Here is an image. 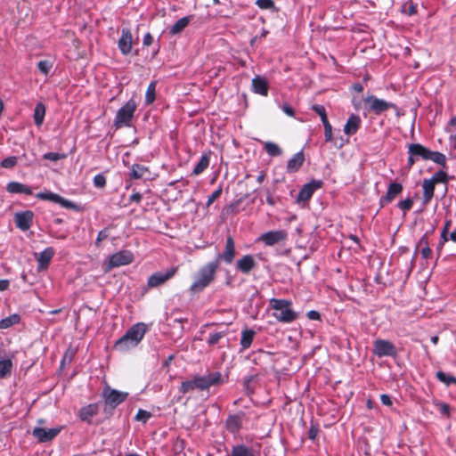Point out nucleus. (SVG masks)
Returning <instances> with one entry per match:
<instances>
[{
    "label": "nucleus",
    "instance_id": "79ce46f5",
    "mask_svg": "<svg viewBox=\"0 0 456 456\" xmlns=\"http://www.w3.org/2000/svg\"><path fill=\"white\" fill-rule=\"evenodd\" d=\"M240 426V419L236 416H232L227 419V428L232 432H235L238 430Z\"/></svg>",
    "mask_w": 456,
    "mask_h": 456
},
{
    "label": "nucleus",
    "instance_id": "a19ab883",
    "mask_svg": "<svg viewBox=\"0 0 456 456\" xmlns=\"http://www.w3.org/2000/svg\"><path fill=\"white\" fill-rule=\"evenodd\" d=\"M436 378L443 383L446 384V385H450L452 383H455L456 384V378L452 377V376H450V375H447L445 374L444 372L443 371H438L436 373Z\"/></svg>",
    "mask_w": 456,
    "mask_h": 456
},
{
    "label": "nucleus",
    "instance_id": "e433bc0d",
    "mask_svg": "<svg viewBox=\"0 0 456 456\" xmlns=\"http://www.w3.org/2000/svg\"><path fill=\"white\" fill-rule=\"evenodd\" d=\"M194 389H197L195 377L191 380L183 382L180 387V391L183 394L189 393Z\"/></svg>",
    "mask_w": 456,
    "mask_h": 456
},
{
    "label": "nucleus",
    "instance_id": "2f4dec72",
    "mask_svg": "<svg viewBox=\"0 0 456 456\" xmlns=\"http://www.w3.org/2000/svg\"><path fill=\"white\" fill-rule=\"evenodd\" d=\"M209 165V158L208 155H202L197 165L194 167L192 174L199 175L201 174Z\"/></svg>",
    "mask_w": 456,
    "mask_h": 456
},
{
    "label": "nucleus",
    "instance_id": "4d7b16f0",
    "mask_svg": "<svg viewBox=\"0 0 456 456\" xmlns=\"http://www.w3.org/2000/svg\"><path fill=\"white\" fill-rule=\"evenodd\" d=\"M108 237H109L108 229H103V230L100 231L98 233V236L96 238V241H95L96 246H99L100 242L104 240Z\"/></svg>",
    "mask_w": 456,
    "mask_h": 456
},
{
    "label": "nucleus",
    "instance_id": "338daca9",
    "mask_svg": "<svg viewBox=\"0 0 456 456\" xmlns=\"http://www.w3.org/2000/svg\"><path fill=\"white\" fill-rule=\"evenodd\" d=\"M456 126V117H453L451 118L449 126H447L448 132L451 133L452 132L451 126Z\"/></svg>",
    "mask_w": 456,
    "mask_h": 456
},
{
    "label": "nucleus",
    "instance_id": "4468645a",
    "mask_svg": "<svg viewBox=\"0 0 456 456\" xmlns=\"http://www.w3.org/2000/svg\"><path fill=\"white\" fill-rule=\"evenodd\" d=\"M322 186V182L314 180L303 186L297 195V201H307L313 195V193Z\"/></svg>",
    "mask_w": 456,
    "mask_h": 456
},
{
    "label": "nucleus",
    "instance_id": "f704fd0d",
    "mask_svg": "<svg viewBox=\"0 0 456 456\" xmlns=\"http://www.w3.org/2000/svg\"><path fill=\"white\" fill-rule=\"evenodd\" d=\"M265 150L270 156H280L282 153L281 149L274 142H266L265 143Z\"/></svg>",
    "mask_w": 456,
    "mask_h": 456
},
{
    "label": "nucleus",
    "instance_id": "4be33fe9",
    "mask_svg": "<svg viewBox=\"0 0 456 456\" xmlns=\"http://www.w3.org/2000/svg\"><path fill=\"white\" fill-rule=\"evenodd\" d=\"M403 190V186L398 183H391L387 188V193L381 198L382 203H388L392 201L396 195H398Z\"/></svg>",
    "mask_w": 456,
    "mask_h": 456
},
{
    "label": "nucleus",
    "instance_id": "de8ad7c7",
    "mask_svg": "<svg viewBox=\"0 0 456 456\" xmlns=\"http://www.w3.org/2000/svg\"><path fill=\"white\" fill-rule=\"evenodd\" d=\"M324 126V137L326 142L332 140V126L329 121L322 123Z\"/></svg>",
    "mask_w": 456,
    "mask_h": 456
},
{
    "label": "nucleus",
    "instance_id": "6ab92c4d",
    "mask_svg": "<svg viewBox=\"0 0 456 456\" xmlns=\"http://www.w3.org/2000/svg\"><path fill=\"white\" fill-rule=\"evenodd\" d=\"M361 126V118L357 115H351L347 119L345 126L344 132L347 135L354 134Z\"/></svg>",
    "mask_w": 456,
    "mask_h": 456
},
{
    "label": "nucleus",
    "instance_id": "a211bd4d",
    "mask_svg": "<svg viewBox=\"0 0 456 456\" xmlns=\"http://www.w3.org/2000/svg\"><path fill=\"white\" fill-rule=\"evenodd\" d=\"M54 255V250L53 248H46L44 251L39 254H35V256L38 262V269L44 270L48 266L51 259Z\"/></svg>",
    "mask_w": 456,
    "mask_h": 456
},
{
    "label": "nucleus",
    "instance_id": "c756f323",
    "mask_svg": "<svg viewBox=\"0 0 456 456\" xmlns=\"http://www.w3.org/2000/svg\"><path fill=\"white\" fill-rule=\"evenodd\" d=\"M45 115V107L42 102H38L36 105L34 110V121L37 126H40L44 122V118Z\"/></svg>",
    "mask_w": 456,
    "mask_h": 456
},
{
    "label": "nucleus",
    "instance_id": "a18cd8bd",
    "mask_svg": "<svg viewBox=\"0 0 456 456\" xmlns=\"http://www.w3.org/2000/svg\"><path fill=\"white\" fill-rule=\"evenodd\" d=\"M312 109L320 116L322 123L328 121L326 110L322 105H314Z\"/></svg>",
    "mask_w": 456,
    "mask_h": 456
},
{
    "label": "nucleus",
    "instance_id": "20e7f679",
    "mask_svg": "<svg viewBox=\"0 0 456 456\" xmlns=\"http://www.w3.org/2000/svg\"><path fill=\"white\" fill-rule=\"evenodd\" d=\"M136 108V102L134 100H129L118 110L114 121L115 126L117 127L129 126Z\"/></svg>",
    "mask_w": 456,
    "mask_h": 456
},
{
    "label": "nucleus",
    "instance_id": "473e14b6",
    "mask_svg": "<svg viewBox=\"0 0 456 456\" xmlns=\"http://www.w3.org/2000/svg\"><path fill=\"white\" fill-rule=\"evenodd\" d=\"M189 24V18L183 17L178 20L170 28V33L175 35L180 33Z\"/></svg>",
    "mask_w": 456,
    "mask_h": 456
},
{
    "label": "nucleus",
    "instance_id": "aec40b11",
    "mask_svg": "<svg viewBox=\"0 0 456 456\" xmlns=\"http://www.w3.org/2000/svg\"><path fill=\"white\" fill-rule=\"evenodd\" d=\"M305 160V156L302 151H299L293 155V157L289 160L287 165V171L289 173H295L297 172L301 166L303 165Z\"/></svg>",
    "mask_w": 456,
    "mask_h": 456
},
{
    "label": "nucleus",
    "instance_id": "dca6fc26",
    "mask_svg": "<svg viewBox=\"0 0 456 456\" xmlns=\"http://www.w3.org/2000/svg\"><path fill=\"white\" fill-rule=\"evenodd\" d=\"M235 256V246L233 239L229 236L226 240L225 249L223 254L218 255L216 261L224 260L227 264H231L233 261Z\"/></svg>",
    "mask_w": 456,
    "mask_h": 456
},
{
    "label": "nucleus",
    "instance_id": "6e6d98bb",
    "mask_svg": "<svg viewBox=\"0 0 456 456\" xmlns=\"http://www.w3.org/2000/svg\"><path fill=\"white\" fill-rule=\"evenodd\" d=\"M445 178H446L445 173L438 172V173H436L434 175V176L431 179H429V180L430 181H434V183L436 184V183H443V182H444Z\"/></svg>",
    "mask_w": 456,
    "mask_h": 456
},
{
    "label": "nucleus",
    "instance_id": "7ed1b4c3",
    "mask_svg": "<svg viewBox=\"0 0 456 456\" xmlns=\"http://www.w3.org/2000/svg\"><path fill=\"white\" fill-rule=\"evenodd\" d=\"M270 306L273 310V316L280 322L289 323L297 317V313L291 308V302L289 300L272 298Z\"/></svg>",
    "mask_w": 456,
    "mask_h": 456
},
{
    "label": "nucleus",
    "instance_id": "f8f14e48",
    "mask_svg": "<svg viewBox=\"0 0 456 456\" xmlns=\"http://www.w3.org/2000/svg\"><path fill=\"white\" fill-rule=\"evenodd\" d=\"M176 273V268H171L166 272H158L151 275L148 279V286L150 288L158 287L165 283L167 280L172 278Z\"/></svg>",
    "mask_w": 456,
    "mask_h": 456
},
{
    "label": "nucleus",
    "instance_id": "bf43d9fd",
    "mask_svg": "<svg viewBox=\"0 0 456 456\" xmlns=\"http://www.w3.org/2000/svg\"><path fill=\"white\" fill-rule=\"evenodd\" d=\"M380 400L384 405H387V406L392 405V400H391L390 396L387 395H381Z\"/></svg>",
    "mask_w": 456,
    "mask_h": 456
},
{
    "label": "nucleus",
    "instance_id": "37998d69",
    "mask_svg": "<svg viewBox=\"0 0 456 456\" xmlns=\"http://www.w3.org/2000/svg\"><path fill=\"white\" fill-rule=\"evenodd\" d=\"M18 162V158L15 157V156H12V157H8L6 159H4L0 166L4 168H12L13 167L16 166Z\"/></svg>",
    "mask_w": 456,
    "mask_h": 456
},
{
    "label": "nucleus",
    "instance_id": "69168bd1",
    "mask_svg": "<svg viewBox=\"0 0 456 456\" xmlns=\"http://www.w3.org/2000/svg\"><path fill=\"white\" fill-rule=\"evenodd\" d=\"M9 282L6 280H0V291L5 290L8 288Z\"/></svg>",
    "mask_w": 456,
    "mask_h": 456
},
{
    "label": "nucleus",
    "instance_id": "bb28decb",
    "mask_svg": "<svg viewBox=\"0 0 456 456\" xmlns=\"http://www.w3.org/2000/svg\"><path fill=\"white\" fill-rule=\"evenodd\" d=\"M423 201L425 204L428 203L434 195L435 183L434 181L425 179L423 181Z\"/></svg>",
    "mask_w": 456,
    "mask_h": 456
},
{
    "label": "nucleus",
    "instance_id": "e2e57ef3",
    "mask_svg": "<svg viewBox=\"0 0 456 456\" xmlns=\"http://www.w3.org/2000/svg\"><path fill=\"white\" fill-rule=\"evenodd\" d=\"M308 317L311 319V320H318L320 318V314L316 311H310L308 313Z\"/></svg>",
    "mask_w": 456,
    "mask_h": 456
},
{
    "label": "nucleus",
    "instance_id": "f03ea898",
    "mask_svg": "<svg viewBox=\"0 0 456 456\" xmlns=\"http://www.w3.org/2000/svg\"><path fill=\"white\" fill-rule=\"evenodd\" d=\"M217 268V261L209 262L201 267L195 275L194 281L191 286V290L192 292H198L208 286L214 281Z\"/></svg>",
    "mask_w": 456,
    "mask_h": 456
},
{
    "label": "nucleus",
    "instance_id": "603ef678",
    "mask_svg": "<svg viewBox=\"0 0 456 456\" xmlns=\"http://www.w3.org/2000/svg\"><path fill=\"white\" fill-rule=\"evenodd\" d=\"M94 184L97 188H102L106 184V179L102 175H97L94 178Z\"/></svg>",
    "mask_w": 456,
    "mask_h": 456
},
{
    "label": "nucleus",
    "instance_id": "c85d7f7f",
    "mask_svg": "<svg viewBox=\"0 0 456 456\" xmlns=\"http://www.w3.org/2000/svg\"><path fill=\"white\" fill-rule=\"evenodd\" d=\"M231 456H255V453L252 448L238 444L232 448Z\"/></svg>",
    "mask_w": 456,
    "mask_h": 456
},
{
    "label": "nucleus",
    "instance_id": "8fccbe9b",
    "mask_svg": "<svg viewBox=\"0 0 456 456\" xmlns=\"http://www.w3.org/2000/svg\"><path fill=\"white\" fill-rule=\"evenodd\" d=\"M412 205L413 201L411 199L401 200L398 203L399 208L404 212L409 211L411 208Z\"/></svg>",
    "mask_w": 456,
    "mask_h": 456
},
{
    "label": "nucleus",
    "instance_id": "774afa93",
    "mask_svg": "<svg viewBox=\"0 0 456 456\" xmlns=\"http://www.w3.org/2000/svg\"><path fill=\"white\" fill-rule=\"evenodd\" d=\"M416 12H417L416 6L412 4H411L408 8V14L412 15V14L416 13Z\"/></svg>",
    "mask_w": 456,
    "mask_h": 456
},
{
    "label": "nucleus",
    "instance_id": "f3484780",
    "mask_svg": "<svg viewBox=\"0 0 456 456\" xmlns=\"http://www.w3.org/2000/svg\"><path fill=\"white\" fill-rule=\"evenodd\" d=\"M33 219V213L31 211H25L17 213L15 215V223L17 227L22 231H27L30 228Z\"/></svg>",
    "mask_w": 456,
    "mask_h": 456
},
{
    "label": "nucleus",
    "instance_id": "13d9d810",
    "mask_svg": "<svg viewBox=\"0 0 456 456\" xmlns=\"http://www.w3.org/2000/svg\"><path fill=\"white\" fill-rule=\"evenodd\" d=\"M152 42L153 37L150 33L145 34V36L143 37L142 45L144 46H150L152 44Z\"/></svg>",
    "mask_w": 456,
    "mask_h": 456
},
{
    "label": "nucleus",
    "instance_id": "f257e3e1",
    "mask_svg": "<svg viewBox=\"0 0 456 456\" xmlns=\"http://www.w3.org/2000/svg\"><path fill=\"white\" fill-rule=\"evenodd\" d=\"M147 331V326L143 322L134 324L126 333L115 343V349L120 352H126L135 347L143 338Z\"/></svg>",
    "mask_w": 456,
    "mask_h": 456
},
{
    "label": "nucleus",
    "instance_id": "5fc2aeb1",
    "mask_svg": "<svg viewBox=\"0 0 456 456\" xmlns=\"http://www.w3.org/2000/svg\"><path fill=\"white\" fill-rule=\"evenodd\" d=\"M222 193V188L219 187L208 197L207 206L209 207Z\"/></svg>",
    "mask_w": 456,
    "mask_h": 456
},
{
    "label": "nucleus",
    "instance_id": "5701e85b",
    "mask_svg": "<svg viewBox=\"0 0 456 456\" xmlns=\"http://www.w3.org/2000/svg\"><path fill=\"white\" fill-rule=\"evenodd\" d=\"M256 265V262L252 256L246 255L237 262V268L242 272L243 273H249L254 266Z\"/></svg>",
    "mask_w": 456,
    "mask_h": 456
},
{
    "label": "nucleus",
    "instance_id": "2eb2a0df",
    "mask_svg": "<svg viewBox=\"0 0 456 456\" xmlns=\"http://www.w3.org/2000/svg\"><path fill=\"white\" fill-rule=\"evenodd\" d=\"M59 432L60 428L45 429L43 428H36L32 434L39 442H48L53 439Z\"/></svg>",
    "mask_w": 456,
    "mask_h": 456
},
{
    "label": "nucleus",
    "instance_id": "0e129e2a",
    "mask_svg": "<svg viewBox=\"0 0 456 456\" xmlns=\"http://www.w3.org/2000/svg\"><path fill=\"white\" fill-rule=\"evenodd\" d=\"M141 199L142 195L138 192L132 194L130 197V200L134 202H140Z\"/></svg>",
    "mask_w": 456,
    "mask_h": 456
},
{
    "label": "nucleus",
    "instance_id": "0eeeda50",
    "mask_svg": "<svg viewBox=\"0 0 456 456\" xmlns=\"http://www.w3.org/2000/svg\"><path fill=\"white\" fill-rule=\"evenodd\" d=\"M197 389L206 390L212 386L222 383V375L220 372H209L204 376H196Z\"/></svg>",
    "mask_w": 456,
    "mask_h": 456
},
{
    "label": "nucleus",
    "instance_id": "c9c22d12",
    "mask_svg": "<svg viewBox=\"0 0 456 456\" xmlns=\"http://www.w3.org/2000/svg\"><path fill=\"white\" fill-rule=\"evenodd\" d=\"M146 172H148V168L144 166L134 165L131 169V177L134 179L142 178Z\"/></svg>",
    "mask_w": 456,
    "mask_h": 456
},
{
    "label": "nucleus",
    "instance_id": "1a4fd4ad",
    "mask_svg": "<svg viewBox=\"0 0 456 456\" xmlns=\"http://www.w3.org/2000/svg\"><path fill=\"white\" fill-rule=\"evenodd\" d=\"M364 102L368 105V110L372 111L375 114H380L389 108L394 107V104L386 102L382 99H379L375 96H368L364 99Z\"/></svg>",
    "mask_w": 456,
    "mask_h": 456
},
{
    "label": "nucleus",
    "instance_id": "ea45409f",
    "mask_svg": "<svg viewBox=\"0 0 456 456\" xmlns=\"http://www.w3.org/2000/svg\"><path fill=\"white\" fill-rule=\"evenodd\" d=\"M419 245L423 246L421 248V256L423 258L428 259L432 254L431 248L428 247V243L426 238H422L419 240Z\"/></svg>",
    "mask_w": 456,
    "mask_h": 456
},
{
    "label": "nucleus",
    "instance_id": "b1692460",
    "mask_svg": "<svg viewBox=\"0 0 456 456\" xmlns=\"http://www.w3.org/2000/svg\"><path fill=\"white\" fill-rule=\"evenodd\" d=\"M252 88L256 94L261 95H266L268 92V86L266 80L258 76L253 78Z\"/></svg>",
    "mask_w": 456,
    "mask_h": 456
},
{
    "label": "nucleus",
    "instance_id": "412c9836",
    "mask_svg": "<svg viewBox=\"0 0 456 456\" xmlns=\"http://www.w3.org/2000/svg\"><path fill=\"white\" fill-rule=\"evenodd\" d=\"M409 154L416 157L417 159L419 158L423 159H428L430 151L419 143H413L409 146Z\"/></svg>",
    "mask_w": 456,
    "mask_h": 456
},
{
    "label": "nucleus",
    "instance_id": "9b49d317",
    "mask_svg": "<svg viewBox=\"0 0 456 456\" xmlns=\"http://www.w3.org/2000/svg\"><path fill=\"white\" fill-rule=\"evenodd\" d=\"M103 396L105 399V403L112 407H116L119 403H121L127 396V393L120 392L118 390L111 389L110 387H106L103 390Z\"/></svg>",
    "mask_w": 456,
    "mask_h": 456
},
{
    "label": "nucleus",
    "instance_id": "7c9ffc66",
    "mask_svg": "<svg viewBox=\"0 0 456 456\" xmlns=\"http://www.w3.org/2000/svg\"><path fill=\"white\" fill-rule=\"evenodd\" d=\"M13 364L12 359L0 360V379L6 378L12 372Z\"/></svg>",
    "mask_w": 456,
    "mask_h": 456
},
{
    "label": "nucleus",
    "instance_id": "09e8293b",
    "mask_svg": "<svg viewBox=\"0 0 456 456\" xmlns=\"http://www.w3.org/2000/svg\"><path fill=\"white\" fill-rule=\"evenodd\" d=\"M65 157L64 154H60L58 152H47L44 155L45 159H48L51 161H57Z\"/></svg>",
    "mask_w": 456,
    "mask_h": 456
},
{
    "label": "nucleus",
    "instance_id": "052dcab7",
    "mask_svg": "<svg viewBox=\"0 0 456 456\" xmlns=\"http://www.w3.org/2000/svg\"><path fill=\"white\" fill-rule=\"evenodd\" d=\"M439 411L444 415H449L450 407L445 403H441L439 405Z\"/></svg>",
    "mask_w": 456,
    "mask_h": 456
},
{
    "label": "nucleus",
    "instance_id": "39448f33",
    "mask_svg": "<svg viewBox=\"0 0 456 456\" xmlns=\"http://www.w3.org/2000/svg\"><path fill=\"white\" fill-rule=\"evenodd\" d=\"M288 239V232L285 230H275L266 232L258 238V240L265 243L268 247L284 243Z\"/></svg>",
    "mask_w": 456,
    "mask_h": 456
},
{
    "label": "nucleus",
    "instance_id": "cd10ccee",
    "mask_svg": "<svg viewBox=\"0 0 456 456\" xmlns=\"http://www.w3.org/2000/svg\"><path fill=\"white\" fill-rule=\"evenodd\" d=\"M255 331L252 330H243L241 332L240 346L242 350L248 349L254 339Z\"/></svg>",
    "mask_w": 456,
    "mask_h": 456
},
{
    "label": "nucleus",
    "instance_id": "680f3d73",
    "mask_svg": "<svg viewBox=\"0 0 456 456\" xmlns=\"http://www.w3.org/2000/svg\"><path fill=\"white\" fill-rule=\"evenodd\" d=\"M282 110L288 115V116H290V117H293L294 116V110L293 109L287 105V104H284L282 106Z\"/></svg>",
    "mask_w": 456,
    "mask_h": 456
},
{
    "label": "nucleus",
    "instance_id": "423d86ee",
    "mask_svg": "<svg viewBox=\"0 0 456 456\" xmlns=\"http://www.w3.org/2000/svg\"><path fill=\"white\" fill-rule=\"evenodd\" d=\"M373 353L378 357H395L397 350L392 342L385 339H376L373 343Z\"/></svg>",
    "mask_w": 456,
    "mask_h": 456
},
{
    "label": "nucleus",
    "instance_id": "393cba45",
    "mask_svg": "<svg viewBox=\"0 0 456 456\" xmlns=\"http://www.w3.org/2000/svg\"><path fill=\"white\" fill-rule=\"evenodd\" d=\"M6 190L10 193H24L28 195H30L32 193L30 188L18 182H10L7 184Z\"/></svg>",
    "mask_w": 456,
    "mask_h": 456
},
{
    "label": "nucleus",
    "instance_id": "3c124183",
    "mask_svg": "<svg viewBox=\"0 0 456 456\" xmlns=\"http://www.w3.org/2000/svg\"><path fill=\"white\" fill-rule=\"evenodd\" d=\"M224 337V333H223V332H216V333L211 334L209 336L208 343L210 346L215 345Z\"/></svg>",
    "mask_w": 456,
    "mask_h": 456
},
{
    "label": "nucleus",
    "instance_id": "6e6552de",
    "mask_svg": "<svg viewBox=\"0 0 456 456\" xmlns=\"http://www.w3.org/2000/svg\"><path fill=\"white\" fill-rule=\"evenodd\" d=\"M134 256L128 250H121L110 256L109 260V269L129 265L133 262Z\"/></svg>",
    "mask_w": 456,
    "mask_h": 456
},
{
    "label": "nucleus",
    "instance_id": "72a5a7b5",
    "mask_svg": "<svg viewBox=\"0 0 456 456\" xmlns=\"http://www.w3.org/2000/svg\"><path fill=\"white\" fill-rule=\"evenodd\" d=\"M20 322L18 314L10 315L0 321V329H8Z\"/></svg>",
    "mask_w": 456,
    "mask_h": 456
},
{
    "label": "nucleus",
    "instance_id": "58836bf2",
    "mask_svg": "<svg viewBox=\"0 0 456 456\" xmlns=\"http://www.w3.org/2000/svg\"><path fill=\"white\" fill-rule=\"evenodd\" d=\"M37 68L42 74L47 76L53 68V62L48 60H42L38 61Z\"/></svg>",
    "mask_w": 456,
    "mask_h": 456
},
{
    "label": "nucleus",
    "instance_id": "a878e982",
    "mask_svg": "<svg viewBox=\"0 0 456 456\" xmlns=\"http://www.w3.org/2000/svg\"><path fill=\"white\" fill-rule=\"evenodd\" d=\"M97 411L98 406L96 404H89L80 410L79 417L83 421L90 422Z\"/></svg>",
    "mask_w": 456,
    "mask_h": 456
},
{
    "label": "nucleus",
    "instance_id": "49530a36",
    "mask_svg": "<svg viewBox=\"0 0 456 456\" xmlns=\"http://www.w3.org/2000/svg\"><path fill=\"white\" fill-rule=\"evenodd\" d=\"M151 417V412L145 411V410H142L140 409L137 412V414L135 415V419L137 421H142L143 423L147 422V420Z\"/></svg>",
    "mask_w": 456,
    "mask_h": 456
},
{
    "label": "nucleus",
    "instance_id": "4c0bfd02",
    "mask_svg": "<svg viewBox=\"0 0 456 456\" xmlns=\"http://www.w3.org/2000/svg\"><path fill=\"white\" fill-rule=\"evenodd\" d=\"M155 89H156V84L155 82H151L147 88L146 94H145V102L147 104H151L155 100Z\"/></svg>",
    "mask_w": 456,
    "mask_h": 456
},
{
    "label": "nucleus",
    "instance_id": "c03bdc74",
    "mask_svg": "<svg viewBox=\"0 0 456 456\" xmlns=\"http://www.w3.org/2000/svg\"><path fill=\"white\" fill-rule=\"evenodd\" d=\"M431 159L433 160L434 162L437 163V164H441V165H444V162H445V156L440 152H436V151H430V154H429V159Z\"/></svg>",
    "mask_w": 456,
    "mask_h": 456
},
{
    "label": "nucleus",
    "instance_id": "864d4df0",
    "mask_svg": "<svg viewBox=\"0 0 456 456\" xmlns=\"http://www.w3.org/2000/svg\"><path fill=\"white\" fill-rule=\"evenodd\" d=\"M256 4L261 9H271L273 6L272 0H257Z\"/></svg>",
    "mask_w": 456,
    "mask_h": 456
},
{
    "label": "nucleus",
    "instance_id": "ddd939ff",
    "mask_svg": "<svg viewBox=\"0 0 456 456\" xmlns=\"http://www.w3.org/2000/svg\"><path fill=\"white\" fill-rule=\"evenodd\" d=\"M118 48L124 55H127L132 51L133 36L128 28H123L121 37L118 42Z\"/></svg>",
    "mask_w": 456,
    "mask_h": 456
},
{
    "label": "nucleus",
    "instance_id": "9d476101",
    "mask_svg": "<svg viewBox=\"0 0 456 456\" xmlns=\"http://www.w3.org/2000/svg\"><path fill=\"white\" fill-rule=\"evenodd\" d=\"M37 198L43 200H49L57 203L65 208L77 209V206L72 201L68 200L61 197L59 194L51 191L39 192L37 194Z\"/></svg>",
    "mask_w": 456,
    "mask_h": 456
}]
</instances>
